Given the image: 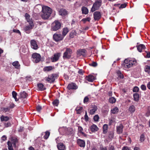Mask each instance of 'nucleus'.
<instances>
[{
	"mask_svg": "<svg viewBox=\"0 0 150 150\" xmlns=\"http://www.w3.org/2000/svg\"><path fill=\"white\" fill-rule=\"evenodd\" d=\"M52 9L47 6H44L42 7V13L41 15L42 18L46 20L50 16L52 13Z\"/></svg>",
	"mask_w": 150,
	"mask_h": 150,
	"instance_id": "f257e3e1",
	"label": "nucleus"
},
{
	"mask_svg": "<svg viewBox=\"0 0 150 150\" xmlns=\"http://www.w3.org/2000/svg\"><path fill=\"white\" fill-rule=\"evenodd\" d=\"M137 64V61L135 59H132L131 60L126 59L122 64V67L126 68H129Z\"/></svg>",
	"mask_w": 150,
	"mask_h": 150,
	"instance_id": "f03ea898",
	"label": "nucleus"
},
{
	"mask_svg": "<svg viewBox=\"0 0 150 150\" xmlns=\"http://www.w3.org/2000/svg\"><path fill=\"white\" fill-rule=\"evenodd\" d=\"M57 76L58 75L57 74H52L48 75V77H45V80L50 83H53L55 79L57 78Z\"/></svg>",
	"mask_w": 150,
	"mask_h": 150,
	"instance_id": "7ed1b4c3",
	"label": "nucleus"
},
{
	"mask_svg": "<svg viewBox=\"0 0 150 150\" xmlns=\"http://www.w3.org/2000/svg\"><path fill=\"white\" fill-rule=\"evenodd\" d=\"M60 23L57 21H55L51 25V30L56 31L59 29L61 27Z\"/></svg>",
	"mask_w": 150,
	"mask_h": 150,
	"instance_id": "20e7f679",
	"label": "nucleus"
},
{
	"mask_svg": "<svg viewBox=\"0 0 150 150\" xmlns=\"http://www.w3.org/2000/svg\"><path fill=\"white\" fill-rule=\"evenodd\" d=\"M102 1L101 0H97L93 4L91 8V11L93 12L96 10L98 9L101 6Z\"/></svg>",
	"mask_w": 150,
	"mask_h": 150,
	"instance_id": "39448f33",
	"label": "nucleus"
},
{
	"mask_svg": "<svg viewBox=\"0 0 150 150\" xmlns=\"http://www.w3.org/2000/svg\"><path fill=\"white\" fill-rule=\"evenodd\" d=\"M72 50L69 48H66L65 52L64 53L63 58L64 59H69L71 57L72 54Z\"/></svg>",
	"mask_w": 150,
	"mask_h": 150,
	"instance_id": "423d86ee",
	"label": "nucleus"
},
{
	"mask_svg": "<svg viewBox=\"0 0 150 150\" xmlns=\"http://www.w3.org/2000/svg\"><path fill=\"white\" fill-rule=\"evenodd\" d=\"M63 132V134L66 135L71 134L73 133V129L71 128H68L66 127H64L62 129Z\"/></svg>",
	"mask_w": 150,
	"mask_h": 150,
	"instance_id": "0eeeda50",
	"label": "nucleus"
},
{
	"mask_svg": "<svg viewBox=\"0 0 150 150\" xmlns=\"http://www.w3.org/2000/svg\"><path fill=\"white\" fill-rule=\"evenodd\" d=\"M33 61L34 63H37L41 60V56L39 54L34 53L32 55Z\"/></svg>",
	"mask_w": 150,
	"mask_h": 150,
	"instance_id": "6e6552de",
	"label": "nucleus"
},
{
	"mask_svg": "<svg viewBox=\"0 0 150 150\" xmlns=\"http://www.w3.org/2000/svg\"><path fill=\"white\" fill-rule=\"evenodd\" d=\"M87 53L86 51L84 49H79L76 52L77 57H79L81 56L83 57H85Z\"/></svg>",
	"mask_w": 150,
	"mask_h": 150,
	"instance_id": "1a4fd4ad",
	"label": "nucleus"
},
{
	"mask_svg": "<svg viewBox=\"0 0 150 150\" xmlns=\"http://www.w3.org/2000/svg\"><path fill=\"white\" fill-rule=\"evenodd\" d=\"M53 38L55 41L58 42L63 40L64 37L61 34L56 33L53 35Z\"/></svg>",
	"mask_w": 150,
	"mask_h": 150,
	"instance_id": "9d476101",
	"label": "nucleus"
},
{
	"mask_svg": "<svg viewBox=\"0 0 150 150\" xmlns=\"http://www.w3.org/2000/svg\"><path fill=\"white\" fill-rule=\"evenodd\" d=\"M29 25L26 26L24 28V30L27 33H29L30 32V30L33 28L34 26L33 23H29Z\"/></svg>",
	"mask_w": 150,
	"mask_h": 150,
	"instance_id": "9b49d317",
	"label": "nucleus"
},
{
	"mask_svg": "<svg viewBox=\"0 0 150 150\" xmlns=\"http://www.w3.org/2000/svg\"><path fill=\"white\" fill-rule=\"evenodd\" d=\"M93 17L95 21H98L101 18L100 13L98 11L95 12L93 13Z\"/></svg>",
	"mask_w": 150,
	"mask_h": 150,
	"instance_id": "f8f14e48",
	"label": "nucleus"
},
{
	"mask_svg": "<svg viewBox=\"0 0 150 150\" xmlns=\"http://www.w3.org/2000/svg\"><path fill=\"white\" fill-rule=\"evenodd\" d=\"M124 127L122 125L120 124L119 125L116 127L117 133L120 134L122 133Z\"/></svg>",
	"mask_w": 150,
	"mask_h": 150,
	"instance_id": "ddd939ff",
	"label": "nucleus"
},
{
	"mask_svg": "<svg viewBox=\"0 0 150 150\" xmlns=\"http://www.w3.org/2000/svg\"><path fill=\"white\" fill-rule=\"evenodd\" d=\"M97 108L96 105H93L90 108L89 113L91 115H93L97 110Z\"/></svg>",
	"mask_w": 150,
	"mask_h": 150,
	"instance_id": "4468645a",
	"label": "nucleus"
},
{
	"mask_svg": "<svg viewBox=\"0 0 150 150\" xmlns=\"http://www.w3.org/2000/svg\"><path fill=\"white\" fill-rule=\"evenodd\" d=\"M31 47L34 50H37L38 48V46L36 41L34 40L30 41Z\"/></svg>",
	"mask_w": 150,
	"mask_h": 150,
	"instance_id": "2eb2a0df",
	"label": "nucleus"
},
{
	"mask_svg": "<svg viewBox=\"0 0 150 150\" xmlns=\"http://www.w3.org/2000/svg\"><path fill=\"white\" fill-rule=\"evenodd\" d=\"M86 79L89 82H92L96 80V77L92 74H90L86 76Z\"/></svg>",
	"mask_w": 150,
	"mask_h": 150,
	"instance_id": "dca6fc26",
	"label": "nucleus"
},
{
	"mask_svg": "<svg viewBox=\"0 0 150 150\" xmlns=\"http://www.w3.org/2000/svg\"><path fill=\"white\" fill-rule=\"evenodd\" d=\"M67 88L69 90H75L78 88V86L75 83H71L68 85Z\"/></svg>",
	"mask_w": 150,
	"mask_h": 150,
	"instance_id": "f3484780",
	"label": "nucleus"
},
{
	"mask_svg": "<svg viewBox=\"0 0 150 150\" xmlns=\"http://www.w3.org/2000/svg\"><path fill=\"white\" fill-rule=\"evenodd\" d=\"M60 56V53H57L55 54L52 58V61L53 62H56L58 60Z\"/></svg>",
	"mask_w": 150,
	"mask_h": 150,
	"instance_id": "a211bd4d",
	"label": "nucleus"
},
{
	"mask_svg": "<svg viewBox=\"0 0 150 150\" xmlns=\"http://www.w3.org/2000/svg\"><path fill=\"white\" fill-rule=\"evenodd\" d=\"M77 143L81 147H84L85 146V142L83 140L78 139L77 140Z\"/></svg>",
	"mask_w": 150,
	"mask_h": 150,
	"instance_id": "6ab92c4d",
	"label": "nucleus"
},
{
	"mask_svg": "<svg viewBox=\"0 0 150 150\" xmlns=\"http://www.w3.org/2000/svg\"><path fill=\"white\" fill-rule=\"evenodd\" d=\"M138 50L139 52H142L145 49V46L143 44H139L137 46Z\"/></svg>",
	"mask_w": 150,
	"mask_h": 150,
	"instance_id": "aec40b11",
	"label": "nucleus"
},
{
	"mask_svg": "<svg viewBox=\"0 0 150 150\" xmlns=\"http://www.w3.org/2000/svg\"><path fill=\"white\" fill-rule=\"evenodd\" d=\"M54 69V67L52 66H46L43 69L44 71H49Z\"/></svg>",
	"mask_w": 150,
	"mask_h": 150,
	"instance_id": "412c9836",
	"label": "nucleus"
},
{
	"mask_svg": "<svg viewBox=\"0 0 150 150\" xmlns=\"http://www.w3.org/2000/svg\"><path fill=\"white\" fill-rule=\"evenodd\" d=\"M90 129L92 132H96L98 130V128L97 126L94 124L92 125L90 127Z\"/></svg>",
	"mask_w": 150,
	"mask_h": 150,
	"instance_id": "4be33fe9",
	"label": "nucleus"
},
{
	"mask_svg": "<svg viewBox=\"0 0 150 150\" xmlns=\"http://www.w3.org/2000/svg\"><path fill=\"white\" fill-rule=\"evenodd\" d=\"M28 96V94L25 91L21 92L20 93V99L22 100L23 98H26Z\"/></svg>",
	"mask_w": 150,
	"mask_h": 150,
	"instance_id": "5701e85b",
	"label": "nucleus"
},
{
	"mask_svg": "<svg viewBox=\"0 0 150 150\" xmlns=\"http://www.w3.org/2000/svg\"><path fill=\"white\" fill-rule=\"evenodd\" d=\"M59 13L60 15L63 16L67 14V12L65 9H62L60 10Z\"/></svg>",
	"mask_w": 150,
	"mask_h": 150,
	"instance_id": "b1692460",
	"label": "nucleus"
},
{
	"mask_svg": "<svg viewBox=\"0 0 150 150\" xmlns=\"http://www.w3.org/2000/svg\"><path fill=\"white\" fill-rule=\"evenodd\" d=\"M12 64L16 69H19L20 68V65L18 61L14 62L12 63Z\"/></svg>",
	"mask_w": 150,
	"mask_h": 150,
	"instance_id": "393cba45",
	"label": "nucleus"
},
{
	"mask_svg": "<svg viewBox=\"0 0 150 150\" xmlns=\"http://www.w3.org/2000/svg\"><path fill=\"white\" fill-rule=\"evenodd\" d=\"M25 17L27 22L29 23H33V21L30 18V16L27 13H26L25 15Z\"/></svg>",
	"mask_w": 150,
	"mask_h": 150,
	"instance_id": "a878e982",
	"label": "nucleus"
},
{
	"mask_svg": "<svg viewBox=\"0 0 150 150\" xmlns=\"http://www.w3.org/2000/svg\"><path fill=\"white\" fill-rule=\"evenodd\" d=\"M57 146L59 150H64L65 148L64 145L62 143H61L58 144Z\"/></svg>",
	"mask_w": 150,
	"mask_h": 150,
	"instance_id": "bb28decb",
	"label": "nucleus"
},
{
	"mask_svg": "<svg viewBox=\"0 0 150 150\" xmlns=\"http://www.w3.org/2000/svg\"><path fill=\"white\" fill-rule=\"evenodd\" d=\"M144 71L149 75H150V66L145 65L144 67Z\"/></svg>",
	"mask_w": 150,
	"mask_h": 150,
	"instance_id": "cd10ccee",
	"label": "nucleus"
},
{
	"mask_svg": "<svg viewBox=\"0 0 150 150\" xmlns=\"http://www.w3.org/2000/svg\"><path fill=\"white\" fill-rule=\"evenodd\" d=\"M82 13L85 14H87L88 13V10L87 8L83 6L81 8Z\"/></svg>",
	"mask_w": 150,
	"mask_h": 150,
	"instance_id": "c85d7f7f",
	"label": "nucleus"
},
{
	"mask_svg": "<svg viewBox=\"0 0 150 150\" xmlns=\"http://www.w3.org/2000/svg\"><path fill=\"white\" fill-rule=\"evenodd\" d=\"M69 32V29L67 28H65L63 29L62 35L63 37L66 35Z\"/></svg>",
	"mask_w": 150,
	"mask_h": 150,
	"instance_id": "c756f323",
	"label": "nucleus"
},
{
	"mask_svg": "<svg viewBox=\"0 0 150 150\" xmlns=\"http://www.w3.org/2000/svg\"><path fill=\"white\" fill-rule=\"evenodd\" d=\"M38 89L40 91H44L45 88L44 87L42 83H39L38 84Z\"/></svg>",
	"mask_w": 150,
	"mask_h": 150,
	"instance_id": "7c9ffc66",
	"label": "nucleus"
},
{
	"mask_svg": "<svg viewBox=\"0 0 150 150\" xmlns=\"http://www.w3.org/2000/svg\"><path fill=\"white\" fill-rule=\"evenodd\" d=\"M82 110L83 107H77L76 109V113L78 114H80L82 112Z\"/></svg>",
	"mask_w": 150,
	"mask_h": 150,
	"instance_id": "2f4dec72",
	"label": "nucleus"
},
{
	"mask_svg": "<svg viewBox=\"0 0 150 150\" xmlns=\"http://www.w3.org/2000/svg\"><path fill=\"white\" fill-rule=\"evenodd\" d=\"M103 133H106L108 131V126L107 124H105L103 126Z\"/></svg>",
	"mask_w": 150,
	"mask_h": 150,
	"instance_id": "473e14b6",
	"label": "nucleus"
},
{
	"mask_svg": "<svg viewBox=\"0 0 150 150\" xmlns=\"http://www.w3.org/2000/svg\"><path fill=\"white\" fill-rule=\"evenodd\" d=\"M1 121H8L9 118L7 116H4L3 115H2L1 117Z\"/></svg>",
	"mask_w": 150,
	"mask_h": 150,
	"instance_id": "72a5a7b5",
	"label": "nucleus"
},
{
	"mask_svg": "<svg viewBox=\"0 0 150 150\" xmlns=\"http://www.w3.org/2000/svg\"><path fill=\"white\" fill-rule=\"evenodd\" d=\"M135 110V107L133 105H131L129 107V111L131 113H133Z\"/></svg>",
	"mask_w": 150,
	"mask_h": 150,
	"instance_id": "f704fd0d",
	"label": "nucleus"
},
{
	"mask_svg": "<svg viewBox=\"0 0 150 150\" xmlns=\"http://www.w3.org/2000/svg\"><path fill=\"white\" fill-rule=\"evenodd\" d=\"M116 99L113 97L110 98L109 99V101L111 103H114L116 102Z\"/></svg>",
	"mask_w": 150,
	"mask_h": 150,
	"instance_id": "c9c22d12",
	"label": "nucleus"
},
{
	"mask_svg": "<svg viewBox=\"0 0 150 150\" xmlns=\"http://www.w3.org/2000/svg\"><path fill=\"white\" fill-rule=\"evenodd\" d=\"M133 97L134 100L136 101H138L139 99V95L137 93H135L133 94Z\"/></svg>",
	"mask_w": 150,
	"mask_h": 150,
	"instance_id": "e433bc0d",
	"label": "nucleus"
},
{
	"mask_svg": "<svg viewBox=\"0 0 150 150\" xmlns=\"http://www.w3.org/2000/svg\"><path fill=\"white\" fill-rule=\"evenodd\" d=\"M117 73L118 76L120 77V79H122L124 78V76L123 74L121 73L120 71H117Z\"/></svg>",
	"mask_w": 150,
	"mask_h": 150,
	"instance_id": "4c0bfd02",
	"label": "nucleus"
},
{
	"mask_svg": "<svg viewBox=\"0 0 150 150\" xmlns=\"http://www.w3.org/2000/svg\"><path fill=\"white\" fill-rule=\"evenodd\" d=\"M78 132L79 133H81V134L83 135L84 136L86 135L85 134H84V133L83 132V129L81 127H80V126L78 128Z\"/></svg>",
	"mask_w": 150,
	"mask_h": 150,
	"instance_id": "58836bf2",
	"label": "nucleus"
},
{
	"mask_svg": "<svg viewBox=\"0 0 150 150\" xmlns=\"http://www.w3.org/2000/svg\"><path fill=\"white\" fill-rule=\"evenodd\" d=\"M12 95L13 98L15 99L16 101H18V99L16 98L17 93L15 91H13L12 92Z\"/></svg>",
	"mask_w": 150,
	"mask_h": 150,
	"instance_id": "ea45409f",
	"label": "nucleus"
},
{
	"mask_svg": "<svg viewBox=\"0 0 150 150\" xmlns=\"http://www.w3.org/2000/svg\"><path fill=\"white\" fill-rule=\"evenodd\" d=\"M118 112V109L117 107H115L111 110V112L113 114H115Z\"/></svg>",
	"mask_w": 150,
	"mask_h": 150,
	"instance_id": "a19ab883",
	"label": "nucleus"
},
{
	"mask_svg": "<svg viewBox=\"0 0 150 150\" xmlns=\"http://www.w3.org/2000/svg\"><path fill=\"white\" fill-rule=\"evenodd\" d=\"M145 137L144 134H142L140 137V140L141 142H143L145 139Z\"/></svg>",
	"mask_w": 150,
	"mask_h": 150,
	"instance_id": "79ce46f5",
	"label": "nucleus"
},
{
	"mask_svg": "<svg viewBox=\"0 0 150 150\" xmlns=\"http://www.w3.org/2000/svg\"><path fill=\"white\" fill-rule=\"evenodd\" d=\"M8 149L9 150H13V148L12 144L10 142H8Z\"/></svg>",
	"mask_w": 150,
	"mask_h": 150,
	"instance_id": "37998d69",
	"label": "nucleus"
},
{
	"mask_svg": "<svg viewBox=\"0 0 150 150\" xmlns=\"http://www.w3.org/2000/svg\"><path fill=\"white\" fill-rule=\"evenodd\" d=\"M45 134L44 136V137L45 139H47L50 135V132L48 131H46L45 132Z\"/></svg>",
	"mask_w": 150,
	"mask_h": 150,
	"instance_id": "c03bdc74",
	"label": "nucleus"
},
{
	"mask_svg": "<svg viewBox=\"0 0 150 150\" xmlns=\"http://www.w3.org/2000/svg\"><path fill=\"white\" fill-rule=\"evenodd\" d=\"M53 105L56 106H57L59 103V100L56 99L53 102Z\"/></svg>",
	"mask_w": 150,
	"mask_h": 150,
	"instance_id": "a18cd8bd",
	"label": "nucleus"
},
{
	"mask_svg": "<svg viewBox=\"0 0 150 150\" xmlns=\"http://www.w3.org/2000/svg\"><path fill=\"white\" fill-rule=\"evenodd\" d=\"M109 137L110 139H112L114 137V133L112 131L110 132Z\"/></svg>",
	"mask_w": 150,
	"mask_h": 150,
	"instance_id": "49530a36",
	"label": "nucleus"
},
{
	"mask_svg": "<svg viewBox=\"0 0 150 150\" xmlns=\"http://www.w3.org/2000/svg\"><path fill=\"white\" fill-rule=\"evenodd\" d=\"M89 65L91 66L95 67H96L97 66V64L96 62H92L91 63H90Z\"/></svg>",
	"mask_w": 150,
	"mask_h": 150,
	"instance_id": "de8ad7c7",
	"label": "nucleus"
},
{
	"mask_svg": "<svg viewBox=\"0 0 150 150\" xmlns=\"http://www.w3.org/2000/svg\"><path fill=\"white\" fill-rule=\"evenodd\" d=\"M99 117L98 115H96L93 117V119L95 121H98L99 119Z\"/></svg>",
	"mask_w": 150,
	"mask_h": 150,
	"instance_id": "09e8293b",
	"label": "nucleus"
},
{
	"mask_svg": "<svg viewBox=\"0 0 150 150\" xmlns=\"http://www.w3.org/2000/svg\"><path fill=\"white\" fill-rule=\"evenodd\" d=\"M91 18L90 17H87L86 18H84L82 19V21H83L84 23L86 22L87 21H90Z\"/></svg>",
	"mask_w": 150,
	"mask_h": 150,
	"instance_id": "8fccbe9b",
	"label": "nucleus"
},
{
	"mask_svg": "<svg viewBox=\"0 0 150 150\" xmlns=\"http://www.w3.org/2000/svg\"><path fill=\"white\" fill-rule=\"evenodd\" d=\"M7 139V137L5 135H3L1 138V142L5 141Z\"/></svg>",
	"mask_w": 150,
	"mask_h": 150,
	"instance_id": "3c124183",
	"label": "nucleus"
},
{
	"mask_svg": "<svg viewBox=\"0 0 150 150\" xmlns=\"http://www.w3.org/2000/svg\"><path fill=\"white\" fill-rule=\"evenodd\" d=\"M84 119L86 121H87L88 120V117L87 115V113L86 112L84 116Z\"/></svg>",
	"mask_w": 150,
	"mask_h": 150,
	"instance_id": "603ef678",
	"label": "nucleus"
},
{
	"mask_svg": "<svg viewBox=\"0 0 150 150\" xmlns=\"http://www.w3.org/2000/svg\"><path fill=\"white\" fill-rule=\"evenodd\" d=\"M139 88L138 87L135 86L134 87L133 89V91L134 92H137L139 91Z\"/></svg>",
	"mask_w": 150,
	"mask_h": 150,
	"instance_id": "864d4df0",
	"label": "nucleus"
},
{
	"mask_svg": "<svg viewBox=\"0 0 150 150\" xmlns=\"http://www.w3.org/2000/svg\"><path fill=\"white\" fill-rule=\"evenodd\" d=\"M36 109L38 112H39L42 109V107L41 106L38 105L36 107Z\"/></svg>",
	"mask_w": 150,
	"mask_h": 150,
	"instance_id": "5fc2aeb1",
	"label": "nucleus"
},
{
	"mask_svg": "<svg viewBox=\"0 0 150 150\" xmlns=\"http://www.w3.org/2000/svg\"><path fill=\"white\" fill-rule=\"evenodd\" d=\"M114 148L113 146L112 145H109L108 150H114Z\"/></svg>",
	"mask_w": 150,
	"mask_h": 150,
	"instance_id": "6e6d98bb",
	"label": "nucleus"
},
{
	"mask_svg": "<svg viewBox=\"0 0 150 150\" xmlns=\"http://www.w3.org/2000/svg\"><path fill=\"white\" fill-rule=\"evenodd\" d=\"M18 141L17 139H14V141L13 142V146L15 147H16V143Z\"/></svg>",
	"mask_w": 150,
	"mask_h": 150,
	"instance_id": "4d7b16f0",
	"label": "nucleus"
},
{
	"mask_svg": "<svg viewBox=\"0 0 150 150\" xmlns=\"http://www.w3.org/2000/svg\"><path fill=\"white\" fill-rule=\"evenodd\" d=\"M146 115L147 116H150V107H149L148 108L147 112L146 113Z\"/></svg>",
	"mask_w": 150,
	"mask_h": 150,
	"instance_id": "13d9d810",
	"label": "nucleus"
},
{
	"mask_svg": "<svg viewBox=\"0 0 150 150\" xmlns=\"http://www.w3.org/2000/svg\"><path fill=\"white\" fill-rule=\"evenodd\" d=\"M122 150H130V149L127 146H124L122 147Z\"/></svg>",
	"mask_w": 150,
	"mask_h": 150,
	"instance_id": "bf43d9fd",
	"label": "nucleus"
},
{
	"mask_svg": "<svg viewBox=\"0 0 150 150\" xmlns=\"http://www.w3.org/2000/svg\"><path fill=\"white\" fill-rule=\"evenodd\" d=\"M146 57L147 58H150V52L148 51H146Z\"/></svg>",
	"mask_w": 150,
	"mask_h": 150,
	"instance_id": "052dcab7",
	"label": "nucleus"
},
{
	"mask_svg": "<svg viewBox=\"0 0 150 150\" xmlns=\"http://www.w3.org/2000/svg\"><path fill=\"white\" fill-rule=\"evenodd\" d=\"M88 101V98L86 96V97L84 99L83 102L84 103H85L86 102H87Z\"/></svg>",
	"mask_w": 150,
	"mask_h": 150,
	"instance_id": "680f3d73",
	"label": "nucleus"
},
{
	"mask_svg": "<svg viewBox=\"0 0 150 150\" xmlns=\"http://www.w3.org/2000/svg\"><path fill=\"white\" fill-rule=\"evenodd\" d=\"M127 4H121L120 7V8H125Z\"/></svg>",
	"mask_w": 150,
	"mask_h": 150,
	"instance_id": "e2e57ef3",
	"label": "nucleus"
},
{
	"mask_svg": "<svg viewBox=\"0 0 150 150\" xmlns=\"http://www.w3.org/2000/svg\"><path fill=\"white\" fill-rule=\"evenodd\" d=\"M141 88L143 90H145L146 89V86H145L142 85L141 86Z\"/></svg>",
	"mask_w": 150,
	"mask_h": 150,
	"instance_id": "0e129e2a",
	"label": "nucleus"
},
{
	"mask_svg": "<svg viewBox=\"0 0 150 150\" xmlns=\"http://www.w3.org/2000/svg\"><path fill=\"white\" fill-rule=\"evenodd\" d=\"M100 150H107V147H103V146H101L100 148Z\"/></svg>",
	"mask_w": 150,
	"mask_h": 150,
	"instance_id": "69168bd1",
	"label": "nucleus"
},
{
	"mask_svg": "<svg viewBox=\"0 0 150 150\" xmlns=\"http://www.w3.org/2000/svg\"><path fill=\"white\" fill-rule=\"evenodd\" d=\"M13 31L14 32L18 34H21L20 31L18 30L14 29L13 30Z\"/></svg>",
	"mask_w": 150,
	"mask_h": 150,
	"instance_id": "338daca9",
	"label": "nucleus"
},
{
	"mask_svg": "<svg viewBox=\"0 0 150 150\" xmlns=\"http://www.w3.org/2000/svg\"><path fill=\"white\" fill-rule=\"evenodd\" d=\"M3 110L4 112H6L8 111L9 110V109L8 108H3Z\"/></svg>",
	"mask_w": 150,
	"mask_h": 150,
	"instance_id": "774afa93",
	"label": "nucleus"
}]
</instances>
